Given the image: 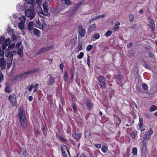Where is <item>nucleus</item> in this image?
Returning <instances> with one entry per match:
<instances>
[{
    "instance_id": "obj_1",
    "label": "nucleus",
    "mask_w": 157,
    "mask_h": 157,
    "mask_svg": "<svg viewBox=\"0 0 157 157\" xmlns=\"http://www.w3.org/2000/svg\"><path fill=\"white\" fill-rule=\"evenodd\" d=\"M18 117L20 120L21 126L23 129H25L26 128L27 124L25 123V118L24 117L23 110L22 108L19 111Z\"/></svg>"
},
{
    "instance_id": "obj_2",
    "label": "nucleus",
    "mask_w": 157,
    "mask_h": 157,
    "mask_svg": "<svg viewBox=\"0 0 157 157\" xmlns=\"http://www.w3.org/2000/svg\"><path fill=\"white\" fill-rule=\"evenodd\" d=\"M36 13L34 10L32 11L30 9H28L25 12V15L29 17L30 20H32L34 18Z\"/></svg>"
},
{
    "instance_id": "obj_3",
    "label": "nucleus",
    "mask_w": 157,
    "mask_h": 157,
    "mask_svg": "<svg viewBox=\"0 0 157 157\" xmlns=\"http://www.w3.org/2000/svg\"><path fill=\"white\" fill-rule=\"evenodd\" d=\"M39 70V68H37L33 70L25 72L20 75L19 77H21L24 76H26L27 77L28 76V75L36 73Z\"/></svg>"
},
{
    "instance_id": "obj_4",
    "label": "nucleus",
    "mask_w": 157,
    "mask_h": 157,
    "mask_svg": "<svg viewBox=\"0 0 157 157\" xmlns=\"http://www.w3.org/2000/svg\"><path fill=\"white\" fill-rule=\"evenodd\" d=\"M99 85L101 87H106V85L105 81V79L102 76H100L98 78Z\"/></svg>"
},
{
    "instance_id": "obj_5",
    "label": "nucleus",
    "mask_w": 157,
    "mask_h": 157,
    "mask_svg": "<svg viewBox=\"0 0 157 157\" xmlns=\"http://www.w3.org/2000/svg\"><path fill=\"white\" fill-rule=\"evenodd\" d=\"M61 148L63 156L64 157H68L65 152V151H67L69 154V149L67 146L64 145H61Z\"/></svg>"
},
{
    "instance_id": "obj_6",
    "label": "nucleus",
    "mask_w": 157,
    "mask_h": 157,
    "mask_svg": "<svg viewBox=\"0 0 157 157\" xmlns=\"http://www.w3.org/2000/svg\"><path fill=\"white\" fill-rule=\"evenodd\" d=\"M9 100L10 101L11 105L13 106H15L16 105L17 100L16 97L11 96V95L9 96Z\"/></svg>"
},
{
    "instance_id": "obj_7",
    "label": "nucleus",
    "mask_w": 157,
    "mask_h": 157,
    "mask_svg": "<svg viewBox=\"0 0 157 157\" xmlns=\"http://www.w3.org/2000/svg\"><path fill=\"white\" fill-rule=\"evenodd\" d=\"M48 76H49V78L47 82V83L48 85H52L55 82V79L54 78L50 76L49 75H48L47 76V77Z\"/></svg>"
},
{
    "instance_id": "obj_8",
    "label": "nucleus",
    "mask_w": 157,
    "mask_h": 157,
    "mask_svg": "<svg viewBox=\"0 0 157 157\" xmlns=\"http://www.w3.org/2000/svg\"><path fill=\"white\" fill-rule=\"evenodd\" d=\"M43 6L44 10V12H43V13H44V14L45 16H49L50 14L48 12V10L47 8V6L46 4H44L43 5Z\"/></svg>"
},
{
    "instance_id": "obj_9",
    "label": "nucleus",
    "mask_w": 157,
    "mask_h": 157,
    "mask_svg": "<svg viewBox=\"0 0 157 157\" xmlns=\"http://www.w3.org/2000/svg\"><path fill=\"white\" fill-rule=\"evenodd\" d=\"M13 60L12 56L11 55L10 57V59H7V66L8 67V69H9V68L11 66L12 61Z\"/></svg>"
},
{
    "instance_id": "obj_10",
    "label": "nucleus",
    "mask_w": 157,
    "mask_h": 157,
    "mask_svg": "<svg viewBox=\"0 0 157 157\" xmlns=\"http://www.w3.org/2000/svg\"><path fill=\"white\" fill-rule=\"evenodd\" d=\"M149 21L150 22V26L151 27V29L153 31L155 30V25L154 22L153 20L151 18H149Z\"/></svg>"
},
{
    "instance_id": "obj_11",
    "label": "nucleus",
    "mask_w": 157,
    "mask_h": 157,
    "mask_svg": "<svg viewBox=\"0 0 157 157\" xmlns=\"http://www.w3.org/2000/svg\"><path fill=\"white\" fill-rule=\"evenodd\" d=\"M23 48L21 47L17 51V54L18 56L21 57H23Z\"/></svg>"
},
{
    "instance_id": "obj_12",
    "label": "nucleus",
    "mask_w": 157,
    "mask_h": 157,
    "mask_svg": "<svg viewBox=\"0 0 157 157\" xmlns=\"http://www.w3.org/2000/svg\"><path fill=\"white\" fill-rule=\"evenodd\" d=\"M33 22L32 21H31L29 22V23L27 28L28 30L30 31H31L32 29L33 30V29L34 28L33 27Z\"/></svg>"
},
{
    "instance_id": "obj_13",
    "label": "nucleus",
    "mask_w": 157,
    "mask_h": 157,
    "mask_svg": "<svg viewBox=\"0 0 157 157\" xmlns=\"http://www.w3.org/2000/svg\"><path fill=\"white\" fill-rule=\"evenodd\" d=\"M96 27V25L95 24H94L92 25H90L88 29V33L92 32L94 30Z\"/></svg>"
},
{
    "instance_id": "obj_14",
    "label": "nucleus",
    "mask_w": 157,
    "mask_h": 157,
    "mask_svg": "<svg viewBox=\"0 0 157 157\" xmlns=\"http://www.w3.org/2000/svg\"><path fill=\"white\" fill-rule=\"evenodd\" d=\"M11 36V39L13 41H16L18 39V37L15 33H13Z\"/></svg>"
},
{
    "instance_id": "obj_15",
    "label": "nucleus",
    "mask_w": 157,
    "mask_h": 157,
    "mask_svg": "<svg viewBox=\"0 0 157 157\" xmlns=\"http://www.w3.org/2000/svg\"><path fill=\"white\" fill-rule=\"evenodd\" d=\"M15 47V43H13L8 46V48L6 49V50L9 52L10 50L13 49Z\"/></svg>"
},
{
    "instance_id": "obj_16",
    "label": "nucleus",
    "mask_w": 157,
    "mask_h": 157,
    "mask_svg": "<svg viewBox=\"0 0 157 157\" xmlns=\"http://www.w3.org/2000/svg\"><path fill=\"white\" fill-rule=\"evenodd\" d=\"M33 33L36 36L38 37H39L40 35V32L39 30L36 28H34L33 29Z\"/></svg>"
},
{
    "instance_id": "obj_17",
    "label": "nucleus",
    "mask_w": 157,
    "mask_h": 157,
    "mask_svg": "<svg viewBox=\"0 0 157 157\" xmlns=\"http://www.w3.org/2000/svg\"><path fill=\"white\" fill-rule=\"evenodd\" d=\"M78 33L79 34V35L81 36V37H83L84 36L85 33V29H82L80 30H79L78 31Z\"/></svg>"
},
{
    "instance_id": "obj_18",
    "label": "nucleus",
    "mask_w": 157,
    "mask_h": 157,
    "mask_svg": "<svg viewBox=\"0 0 157 157\" xmlns=\"http://www.w3.org/2000/svg\"><path fill=\"white\" fill-rule=\"evenodd\" d=\"M6 62L4 60L3 57L1 58L0 59V67L3 65H6Z\"/></svg>"
},
{
    "instance_id": "obj_19",
    "label": "nucleus",
    "mask_w": 157,
    "mask_h": 157,
    "mask_svg": "<svg viewBox=\"0 0 157 157\" xmlns=\"http://www.w3.org/2000/svg\"><path fill=\"white\" fill-rule=\"evenodd\" d=\"M72 136L74 138H75L76 140L79 139V138L81 136V134H79L74 133L73 134Z\"/></svg>"
},
{
    "instance_id": "obj_20",
    "label": "nucleus",
    "mask_w": 157,
    "mask_h": 157,
    "mask_svg": "<svg viewBox=\"0 0 157 157\" xmlns=\"http://www.w3.org/2000/svg\"><path fill=\"white\" fill-rule=\"evenodd\" d=\"M18 27L19 29L23 30L24 27V23L20 22L18 24Z\"/></svg>"
},
{
    "instance_id": "obj_21",
    "label": "nucleus",
    "mask_w": 157,
    "mask_h": 157,
    "mask_svg": "<svg viewBox=\"0 0 157 157\" xmlns=\"http://www.w3.org/2000/svg\"><path fill=\"white\" fill-rule=\"evenodd\" d=\"M141 63L144 66L145 68L149 69H150L149 68V67L148 64L145 60H141Z\"/></svg>"
},
{
    "instance_id": "obj_22",
    "label": "nucleus",
    "mask_w": 157,
    "mask_h": 157,
    "mask_svg": "<svg viewBox=\"0 0 157 157\" xmlns=\"http://www.w3.org/2000/svg\"><path fill=\"white\" fill-rule=\"evenodd\" d=\"M41 130L43 132L44 135L45 136H46L47 133L46 131V128L44 125L43 124L42 125Z\"/></svg>"
},
{
    "instance_id": "obj_23",
    "label": "nucleus",
    "mask_w": 157,
    "mask_h": 157,
    "mask_svg": "<svg viewBox=\"0 0 157 157\" xmlns=\"http://www.w3.org/2000/svg\"><path fill=\"white\" fill-rule=\"evenodd\" d=\"M139 126L140 129H141V127H142V126L143 125V119L141 118H139Z\"/></svg>"
},
{
    "instance_id": "obj_24",
    "label": "nucleus",
    "mask_w": 157,
    "mask_h": 157,
    "mask_svg": "<svg viewBox=\"0 0 157 157\" xmlns=\"http://www.w3.org/2000/svg\"><path fill=\"white\" fill-rule=\"evenodd\" d=\"M5 92L8 93H10L12 90L10 89V87L9 86H7L5 88Z\"/></svg>"
},
{
    "instance_id": "obj_25",
    "label": "nucleus",
    "mask_w": 157,
    "mask_h": 157,
    "mask_svg": "<svg viewBox=\"0 0 157 157\" xmlns=\"http://www.w3.org/2000/svg\"><path fill=\"white\" fill-rule=\"evenodd\" d=\"M11 42V40L10 38L7 39L6 40H5L4 41V43L6 44V46H8L9 45Z\"/></svg>"
},
{
    "instance_id": "obj_26",
    "label": "nucleus",
    "mask_w": 157,
    "mask_h": 157,
    "mask_svg": "<svg viewBox=\"0 0 157 157\" xmlns=\"http://www.w3.org/2000/svg\"><path fill=\"white\" fill-rule=\"evenodd\" d=\"M156 110V106L154 105H152L150 107L149 110L150 111H153Z\"/></svg>"
},
{
    "instance_id": "obj_27",
    "label": "nucleus",
    "mask_w": 157,
    "mask_h": 157,
    "mask_svg": "<svg viewBox=\"0 0 157 157\" xmlns=\"http://www.w3.org/2000/svg\"><path fill=\"white\" fill-rule=\"evenodd\" d=\"M5 40V37L4 36H2L0 37V44H2L4 43Z\"/></svg>"
},
{
    "instance_id": "obj_28",
    "label": "nucleus",
    "mask_w": 157,
    "mask_h": 157,
    "mask_svg": "<svg viewBox=\"0 0 157 157\" xmlns=\"http://www.w3.org/2000/svg\"><path fill=\"white\" fill-rule=\"evenodd\" d=\"M26 19L25 17V16H22L20 18V20H21V21L20 22L25 23Z\"/></svg>"
},
{
    "instance_id": "obj_29",
    "label": "nucleus",
    "mask_w": 157,
    "mask_h": 157,
    "mask_svg": "<svg viewBox=\"0 0 157 157\" xmlns=\"http://www.w3.org/2000/svg\"><path fill=\"white\" fill-rule=\"evenodd\" d=\"M88 107L90 109H91L92 108V104L90 103V102L89 101H86V103Z\"/></svg>"
},
{
    "instance_id": "obj_30",
    "label": "nucleus",
    "mask_w": 157,
    "mask_h": 157,
    "mask_svg": "<svg viewBox=\"0 0 157 157\" xmlns=\"http://www.w3.org/2000/svg\"><path fill=\"white\" fill-rule=\"evenodd\" d=\"M132 153L133 155H136L137 153V149L136 147H134L132 150Z\"/></svg>"
},
{
    "instance_id": "obj_31",
    "label": "nucleus",
    "mask_w": 157,
    "mask_h": 157,
    "mask_svg": "<svg viewBox=\"0 0 157 157\" xmlns=\"http://www.w3.org/2000/svg\"><path fill=\"white\" fill-rule=\"evenodd\" d=\"M93 48V46L91 45H88L86 47V50L87 51H90Z\"/></svg>"
},
{
    "instance_id": "obj_32",
    "label": "nucleus",
    "mask_w": 157,
    "mask_h": 157,
    "mask_svg": "<svg viewBox=\"0 0 157 157\" xmlns=\"http://www.w3.org/2000/svg\"><path fill=\"white\" fill-rule=\"evenodd\" d=\"M84 56V53L83 52H80V54L77 56V58L79 59H82Z\"/></svg>"
},
{
    "instance_id": "obj_33",
    "label": "nucleus",
    "mask_w": 157,
    "mask_h": 157,
    "mask_svg": "<svg viewBox=\"0 0 157 157\" xmlns=\"http://www.w3.org/2000/svg\"><path fill=\"white\" fill-rule=\"evenodd\" d=\"M10 52H8V51H7L6 50V53H5V56L6 57H8L9 58V59H10Z\"/></svg>"
},
{
    "instance_id": "obj_34",
    "label": "nucleus",
    "mask_w": 157,
    "mask_h": 157,
    "mask_svg": "<svg viewBox=\"0 0 157 157\" xmlns=\"http://www.w3.org/2000/svg\"><path fill=\"white\" fill-rule=\"evenodd\" d=\"M101 149L102 151L104 153L106 152L108 150V149H107V147L105 146L103 147Z\"/></svg>"
},
{
    "instance_id": "obj_35",
    "label": "nucleus",
    "mask_w": 157,
    "mask_h": 157,
    "mask_svg": "<svg viewBox=\"0 0 157 157\" xmlns=\"http://www.w3.org/2000/svg\"><path fill=\"white\" fill-rule=\"evenodd\" d=\"M82 41L78 44V48H79V50H81L82 49Z\"/></svg>"
},
{
    "instance_id": "obj_36",
    "label": "nucleus",
    "mask_w": 157,
    "mask_h": 157,
    "mask_svg": "<svg viewBox=\"0 0 157 157\" xmlns=\"http://www.w3.org/2000/svg\"><path fill=\"white\" fill-rule=\"evenodd\" d=\"M14 30L13 29H12L11 27H9L7 29V31L9 33H13V31Z\"/></svg>"
},
{
    "instance_id": "obj_37",
    "label": "nucleus",
    "mask_w": 157,
    "mask_h": 157,
    "mask_svg": "<svg viewBox=\"0 0 157 157\" xmlns=\"http://www.w3.org/2000/svg\"><path fill=\"white\" fill-rule=\"evenodd\" d=\"M3 80V75L0 71V82H2Z\"/></svg>"
},
{
    "instance_id": "obj_38",
    "label": "nucleus",
    "mask_w": 157,
    "mask_h": 157,
    "mask_svg": "<svg viewBox=\"0 0 157 157\" xmlns=\"http://www.w3.org/2000/svg\"><path fill=\"white\" fill-rule=\"evenodd\" d=\"M10 57L11 56V55L13 56H13L15 55L16 54V52L15 50L13 51L10 52Z\"/></svg>"
},
{
    "instance_id": "obj_39",
    "label": "nucleus",
    "mask_w": 157,
    "mask_h": 157,
    "mask_svg": "<svg viewBox=\"0 0 157 157\" xmlns=\"http://www.w3.org/2000/svg\"><path fill=\"white\" fill-rule=\"evenodd\" d=\"M62 2L64 4L69 6V0H62Z\"/></svg>"
},
{
    "instance_id": "obj_40",
    "label": "nucleus",
    "mask_w": 157,
    "mask_h": 157,
    "mask_svg": "<svg viewBox=\"0 0 157 157\" xmlns=\"http://www.w3.org/2000/svg\"><path fill=\"white\" fill-rule=\"evenodd\" d=\"M146 140H143L142 141V148L143 150L144 149V148L143 147H145L146 145Z\"/></svg>"
},
{
    "instance_id": "obj_41",
    "label": "nucleus",
    "mask_w": 157,
    "mask_h": 157,
    "mask_svg": "<svg viewBox=\"0 0 157 157\" xmlns=\"http://www.w3.org/2000/svg\"><path fill=\"white\" fill-rule=\"evenodd\" d=\"M112 32L111 31H108L106 32L105 35L107 36H110L112 34Z\"/></svg>"
},
{
    "instance_id": "obj_42",
    "label": "nucleus",
    "mask_w": 157,
    "mask_h": 157,
    "mask_svg": "<svg viewBox=\"0 0 157 157\" xmlns=\"http://www.w3.org/2000/svg\"><path fill=\"white\" fill-rule=\"evenodd\" d=\"M143 87L145 90H148V86L144 83L143 84Z\"/></svg>"
},
{
    "instance_id": "obj_43",
    "label": "nucleus",
    "mask_w": 157,
    "mask_h": 157,
    "mask_svg": "<svg viewBox=\"0 0 157 157\" xmlns=\"http://www.w3.org/2000/svg\"><path fill=\"white\" fill-rule=\"evenodd\" d=\"M90 56H88L87 63V64L89 67H90Z\"/></svg>"
},
{
    "instance_id": "obj_44",
    "label": "nucleus",
    "mask_w": 157,
    "mask_h": 157,
    "mask_svg": "<svg viewBox=\"0 0 157 157\" xmlns=\"http://www.w3.org/2000/svg\"><path fill=\"white\" fill-rule=\"evenodd\" d=\"M72 107H73L74 110L75 112H76L77 111V109L76 106L75 105V102H73L72 103Z\"/></svg>"
},
{
    "instance_id": "obj_45",
    "label": "nucleus",
    "mask_w": 157,
    "mask_h": 157,
    "mask_svg": "<svg viewBox=\"0 0 157 157\" xmlns=\"http://www.w3.org/2000/svg\"><path fill=\"white\" fill-rule=\"evenodd\" d=\"M64 77V80L65 81H66L67 80L68 78V75L66 71H65V72Z\"/></svg>"
},
{
    "instance_id": "obj_46",
    "label": "nucleus",
    "mask_w": 157,
    "mask_h": 157,
    "mask_svg": "<svg viewBox=\"0 0 157 157\" xmlns=\"http://www.w3.org/2000/svg\"><path fill=\"white\" fill-rule=\"evenodd\" d=\"M93 36L96 39H98L100 37V35L98 33H97L93 35Z\"/></svg>"
},
{
    "instance_id": "obj_47",
    "label": "nucleus",
    "mask_w": 157,
    "mask_h": 157,
    "mask_svg": "<svg viewBox=\"0 0 157 157\" xmlns=\"http://www.w3.org/2000/svg\"><path fill=\"white\" fill-rule=\"evenodd\" d=\"M21 44V41H20V42H18L16 44L15 48H18L20 47Z\"/></svg>"
},
{
    "instance_id": "obj_48",
    "label": "nucleus",
    "mask_w": 157,
    "mask_h": 157,
    "mask_svg": "<svg viewBox=\"0 0 157 157\" xmlns=\"http://www.w3.org/2000/svg\"><path fill=\"white\" fill-rule=\"evenodd\" d=\"M90 135V134L88 131H86L85 133V136L86 137H88Z\"/></svg>"
},
{
    "instance_id": "obj_49",
    "label": "nucleus",
    "mask_w": 157,
    "mask_h": 157,
    "mask_svg": "<svg viewBox=\"0 0 157 157\" xmlns=\"http://www.w3.org/2000/svg\"><path fill=\"white\" fill-rule=\"evenodd\" d=\"M105 16V14H103V15H98V16H97L96 17V19H98V18H101V17H104Z\"/></svg>"
},
{
    "instance_id": "obj_50",
    "label": "nucleus",
    "mask_w": 157,
    "mask_h": 157,
    "mask_svg": "<svg viewBox=\"0 0 157 157\" xmlns=\"http://www.w3.org/2000/svg\"><path fill=\"white\" fill-rule=\"evenodd\" d=\"M40 13L41 14L40 15V16L41 17H43V18H45V16H44L45 15H44V13H43V10H42L41 12H40Z\"/></svg>"
},
{
    "instance_id": "obj_51",
    "label": "nucleus",
    "mask_w": 157,
    "mask_h": 157,
    "mask_svg": "<svg viewBox=\"0 0 157 157\" xmlns=\"http://www.w3.org/2000/svg\"><path fill=\"white\" fill-rule=\"evenodd\" d=\"M25 1L27 3L29 4L33 2V0H25Z\"/></svg>"
},
{
    "instance_id": "obj_52",
    "label": "nucleus",
    "mask_w": 157,
    "mask_h": 157,
    "mask_svg": "<svg viewBox=\"0 0 157 157\" xmlns=\"http://www.w3.org/2000/svg\"><path fill=\"white\" fill-rule=\"evenodd\" d=\"M46 48H47V51H48L51 50L53 48V46L51 45L50 46H48Z\"/></svg>"
},
{
    "instance_id": "obj_53",
    "label": "nucleus",
    "mask_w": 157,
    "mask_h": 157,
    "mask_svg": "<svg viewBox=\"0 0 157 157\" xmlns=\"http://www.w3.org/2000/svg\"><path fill=\"white\" fill-rule=\"evenodd\" d=\"M133 20H134L133 16L132 15H131L130 16L129 20L130 21L132 22L133 21Z\"/></svg>"
},
{
    "instance_id": "obj_54",
    "label": "nucleus",
    "mask_w": 157,
    "mask_h": 157,
    "mask_svg": "<svg viewBox=\"0 0 157 157\" xmlns=\"http://www.w3.org/2000/svg\"><path fill=\"white\" fill-rule=\"evenodd\" d=\"M4 55V51L3 50L0 51V56L1 57L3 56Z\"/></svg>"
},
{
    "instance_id": "obj_55",
    "label": "nucleus",
    "mask_w": 157,
    "mask_h": 157,
    "mask_svg": "<svg viewBox=\"0 0 157 157\" xmlns=\"http://www.w3.org/2000/svg\"><path fill=\"white\" fill-rule=\"evenodd\" d=\"M36 24H37V25L38 26L40 27L41 26V23L39 20H36Z\"/></svg>"
},
{
    "instance_id": "obj_56",
    "label": "nucleus",
    "mask_w": 157,
    "mask_h": 157,
    "mask_svg": "<svg viewBox=\"0 0 157 157\" xmlns=\"http://www.w3.org/2000/svg\"><path fill=\"white\" fill-rule=\"evenodd\" d=\"M77 157H86V156L83 154H78L77 156Z\"/></svg>"
},
{
    "instance_id": "obj_57",
    "label": "nucleus",
    "mask_w": 157,
    "mask_h": 157,
    "mask_svg": "<svg viewBox=\"0 0 157 157\" xmlns=\"http://www.w3.org/2000/svg\"><path fill=\"white\" fill-rule=\"evenodd\" d=\"M7 46H6V44L4 43V44H3L2 45V49L3 50H4V49H5L6 48V47Z\"/></svg>"
},
{
    "instance_id": "obj_58",
    "label": "nucleus",
    "mask_w": 157,
    "mask_h": 157,
    "mask_svg": "<svg viewBox=\"0 0 157 157\" xmlns=\"http://www.w3.org/2000/svg\"><path fill=\"white\" fill-rule=\"evenodd\" d=\"M47 51V48L46 47L43 48L41 49V52L42 53H44Z\"/></svg>"
},
{
    "instance_id": "obj_59",
    "label": "nucleus",
    "mask_w": 157,
    "mask_h": 157,
    "mask_svg": "<svg viewBox=\"0 0 157 157\" xmlns=\"http://www.w3.org/2000/svg\"><path fill=\"white\" fill-rule=\"evenodd\" d=\"M149 133V135H151L153 133V131L152 129L150 128L149 131L147 132Z\"/></svg>"
},
{
    "instance_id": "obj_60",
    "label": "nucleus",
    "mask_w": 157,
    "mask_h": 157,
    "mask_svg": "<svg viewBox=\"0 0 157 157\" xmlns=\"http://www.w3.org/2000/svg\"><path fill=\"white\" fill-rule=\"evenodd\" d=\"M95 146L98 148H101V145L100 144H96L94 145Z\"/></svg>"
},
{
    "instance_id": "obj_61",
    "label": "nucleus",
    "mask_w": 157,
    "mask_h": 157,
    "mask_svg": "<svg viewBox=\"0 0 157 157\" xmlns=\"http://www.w3.org/2000/svg\"><path fill=\"white\" fill-rule=\"evenodd\" d=\"M147 134H145L144 135L143 140H147Z\"/></svg>"
},
{
    "instance_id": "obj_62",
    "label": "nucleus",
    "mask_w": 157,
    "mask_h": 157,
    "mask_svg": "<svg viewBox=\"0 0 157 157\" xmlns=\"http://www.w3.org/2000/svg\"><path fill=\"white\" fill-rule=\"evenodd\" d=\"M79 7H78L77 5H76L75 7L73 9L75 11H76L78 9Z\"/></svg>"
},
{
    "instance_id": "obj_63",
    "label": "nucleus",
    "mask_w": 157,
    "mask_h": 157,
    "mask_svg": "<svg viewBox=\"0 0 157 157\" xmlns=\"http://www.w3.org/2000/svg\"><path fill=\"white\" fill-rule=\"evenodd\" d=\"M149 56L150 57L153 58L154 57L153 54L152 52H150L148 54Z\"/></svg>"
},
{
    "instance_id": "obj_64",
    "label": "nucleus",
    "mask_w": 157,
    "mask_h": 157,
    "mask_svg": "<svg viewBox=\"0 0 157 157\" xmlns=\"http://www.w3.org/2000/svg\"><path fill=\"white\" fill-rule=\"evenodd\" d=\"M76 12V11H75L73 10H71L70 12V15L71 16H72L73 14L75 12Z\"/></svg>"
}]
</instances>
